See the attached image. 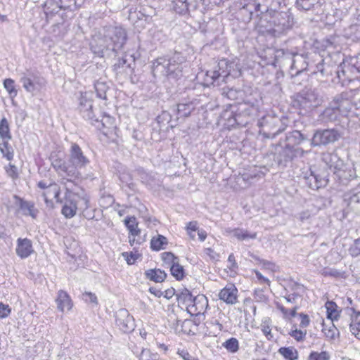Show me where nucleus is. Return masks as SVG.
<instances>
[{
	"instance_id": "bf43d9fd",
	"label": "nucleus",
	"mask_w": 360,
	"mask_h": 360,
	"mask_svg": "<svg viewBox=\"0 0 360 360\" xmlns=\"http://www.w3.org/2000/svg\"><path fill=\"white\" fill-rule=\"evenodd\" d=\"M45 192L48 193V196L52 194L53 198H58L60 193V187L56 183H50L49 187Z\"/></svg>"
},
{
	"instance_id": "8fccbe9b",
	"label": "nucleus",
	"mask_w": 360,
	"mask_h": 360,
	"mask_svg": "<svg viewBox=\"0 0 360 360\" xmlns=\"http://www.w3.org/2000/svg\"><path fill=\"white\" fill-rule=\"evenodd\" d=\"M284 0H264L262 2V11L266 12L267 8L278 11Z\"/></svg>"
},
{
	"instance_id": "473e14b6",
	"label": "nucleus",
	"mask_w": 360,
	"mask_h": 360,
	"mask_svg": "<svg viewBox=\"0 0 360 360\" xmlns=\"http://www.w3.org/2000/svg\"><path fill=\"white\" fill-rule=\"evenodd\" d=\"M124 222L131 235L136 236L140 234L141 230L138 228V222L135 217H127Z\"/></svg>"
},
{
	"instance_id": "aec40b11",
	"label": "nucleus",
	"mask_w": 360,
	"mask_h": 360,
	"mask_svg": "<svg viewBox=\"0 0 360 360\" xmlns=\"http://www.w3.org/2000/svg\"><path fill=\"white\" fill-rule=\"evenodd\" d=\"M56 301L58 310L63 313L68 312L73 306L70 297L64 290L58 291Z\"/></svg>"
},
{
	"instance_id": "7c9ffc66",
	"label": "nucleus",
	"mask_w": 360,
	"mask_h": 360,
	"mask_svg": "<svg viewBox=\"0 0 360 360\" xmlns=\"http://www.w3.org/2000/svg\"><path fill=\"white\" fill-rule=\"evenodd\" d=\"M195 104L193 101L180 103L177 105V113L182 117H188L195 110Z\"/></svg>"
},
{
	"instance_id": "6e6d98bb",
	"label": "nucleus",
	"mask_w": 360,
	"mask_h": 360,
	"mask_svg": "<svg viewBox=\"0 0 360 360\" xmlns=\"http://www.w3.org/2000/svg\"><path fill=\"white\" fill-rule=\"evenodd\" d=\"M200 321L198 320V322L195 320H192L191 319H185L181 324L182 330L187 333H189L192 331V327L193 326H197L199 323Z\"/></svg>"
},
{
	"instance_id": "13d9d810",
	"label": "nucleus",
	"mask_w": 360,
	"mask_h": 360,
	"mask_svg": "<svg viewBox=\"0 0 360 360\" xmlns=\"http://www.w3.org/2000/svg\"><path fill=\"white\" fill-rule=\"evenodd\" d=\"M288 287L291 291H293V292H299L300 295L305 291V288L303 285L293 281L289 282Z\"/></svg>"
},
{
	"instance_id": "79ce46f5",
	"label": "nucleus",
	"mask_w": 360,
	"mask_h": 360,
	"mask_svg": "<svg viewBox=\"0 0 360 360\" xmlns=\"http://www.w3.org/2000/svg\"><path fill=\"white\" fill-rule=\"evenodd\" d=\"M94 88L98 98L104 100L107 98L106 92L109 87L105 82L98 80L94 84Z\"/></svg>"
},
{
	"instance_id": "ea45409f",
	"label": "nucleus",
	"mask_w": 360,
	"mask_h": 360,
	"mask_svg": "<svg viewBox=\"0 0 360 360\" xmlns=\"http://www.w3.org/2000/svg\"><path fill=\"white\" fill-rule=\"evenodd\" d=\"M222 95L230 100L235 101L242 97L243 92L239 89L225 86L222 88Z\"/></svg>"
},
{
	"instance_id": "a878e982",
	"label": "nucleus",
	"mask_w": 360,
	"mask_h": 360,
	"mask_svg": "<svg viewBox=\"0 0 360 360\" xmlns=\"http://www.w3.org/2000/svg\"><path fill=\"white\" fill-rule=\"evenodd\" d=\"M237 292L238 290L233 285H231L230 286H226L224 288H223L220 291L219 296L221 300L226 302V303L233 304L236 300Z\"/></svg>"
},
{
	"instance_id": "4468645a",
	"label": "nucleus",
	"mask_w": 360,
	"mask_h": 360,
	"mask_svg": "<svg viewBox=\"0 0 360 360\" xmlns=\"http://www.w3.org/2000/svg\"><path fill=\"white\" fill-rule=\"evenodd\" d=\"M200 0H173V9L180 15L189 14L197 10Z\"/></svg>"
},
{
	"instance_id": "f8f14e48",
	"label": "nucleus",
	"mask_w": 360,
	"mask_h": 360,
	"mask_svg": "<svg viewBox=\"0 0 360 360\" xmlns=\"http://www.w3.org/2000/svg\"><path fill=\"white\" fill-rule=\"evenodd\" d=\"M79 198L77 200L75 198L66 200L64 205L63 206L61 212L66 218L73 217L77 212L78 205L81 206L82 209L86 210L89 207V200L86 198Z\"/></svg>"
},
{
	"instance_id": "423d86ee",
	"label": "nucleus",
	"mask_w": 360,
	"mask_h": 360,
	"mask_svg": "<svg viewBox=\"0 0 360 360\" xmlns=\"http://www.w3.org/2000/svg\"><path fill=\"white\" fill-rule=\"evenodd\" d=\"M238 15L245 23L254 20L255 30L258 32V24L264 15L262 2L259 0H241Z\"/></svg>"
},
{
	"instance_id": "c756f323",
	"label": "nucleus",
	"mask_w": 360,
	"mask_h": 360,
	"mask_svg": "<svg viewBox=\"0 0 360 360\" xmlns=\"http://www.w3.org/2000/svg\"><path fill=\"white\" fill-rule=\"evenodd\" d=\"M168 244L167 238L160 234L153 236L150 240V248L155 251H160L165 249V246Z\"/></svg>"
},
{
	"instance_id": "c03bdc74",
	"label": "nucleus",
	"mask_w": 360,
	"mask_h": 360,
	"mask_svg": "<svg viewBox=\"0 0 360 360\" xmlns=\"http://www.w3.org/2000/svg\"><path fill=\"white\" fill-rule=\"evenodd\" d=\"M170 271L171 274L177 281H181L185 276V270L184 267L179 264V262L171 265Z\"/></svg>"
},
{
	"instance_id": "7ed1b4c3",
	"label": "nucleus",
	"mask_w": 360,
	"mask_h": 360,
	"mask_svg": "<svg viewBox=\"0 0 360 360\" xmlns=\"http://www.w3.org/2000/svg\"><path fill=\"white\" fill-rule=\"evenodd\" d=\"M316 56L319 58V62L315 65L313 74L320 73L322 77H328L335 72L339 82L342 83L347 80L360 79V54L343 62L338 66L330 65V58L323 59L320 56Z\"/></svg>"
},
{
	"instance_id": "f03ea898",
	"label": "nucleus",
	"mask_w": 360,
	"mask_h": 360,
	"mask_svg": "<svg viewBox=\"0 0 360 360\" xmlns=\"http://www.w3.org/2000/svg\"><path fill=\"white\" fill-rule=\"evenodd\" d=\"M294 18L290 13L275 11L267 8L258 24V33L274 37L287 34L294 25Z\"/></svg>"
},
{
	"instance_id": "2eb2a0df",
	"label": "nucleus",
	"mask_w": 360,
	"mask_h": 360,
	"mask_svg": "<svg viewBox=\"0 0 360 360\" xmlns=\"http://www.w3.org/2000/svg\"><path fill=\"white\" fill-rule=\"evenodd\" d=\"M309 65L307 57L302 54L292 53L290 69L292 75H297L307 69Z\"/></svg>"
},
{
	"instance_id": "412c9836",
	"label": "nucleus",
	"mask_w": 360,
	"mask_h": 360,
	"mask_svg": "<svg viewBox=\"0 0 360 360\" xmlns=\"http://www.w3.org/2000/svg\"><path fill=\"white\" fill-rule=\"evenodd\" d=\"M308 139L309 137L307 134L300 130H293L288 133L285 136L286 144L292 147L300 145L302 142Z\"/></svg>"
},
{
	"instance_id": "2f4dec72",
	"label": "nucleus",
	"mask_w": 360,
	"mask_h": 360,
	"mask_svg": "<svg viewBox=\"0 0 360 360\" xmlns=\"http://www.w3.org/2000/svg\"><path fill=\"white\" fill-rule=\"evenodd\" d=\"M56 8H53L50 10V8L48 7L46 8L47 12H50L51 13H57L59 10H72V7H75V0H58L56 1Z\"/></svg>"
},
{
	"instance_id": "4c0bfd02",
	"label": "nucleus",
	"mask_w": 360,
	"mask_h": 360,
	"mask_svg": "<svg viewBox=\"0 0 360 360\" xmlns=\"http://www.w3.org/2000/svg\"><path fill=\"white\" fill-rule=\"evenodd\" d=\"M278 353L281 354L285 360H297L298 359V352L293 347H283L278 349Z\"/></svg>"
},
{
	"instance_id": "c9c22d12",
	"label": "nucleus",
	"mask_w": 360,
	"mask_h": 360,
	"mask_svg": "<svg viewBox=\"0 0 360 360\" xmlns=\"http://www.w3.org/2000/svg\"><path fill=\"white\" fill-rule=\"evenodd\" d=\"M94 123L92 124L95 125L99 130L110 129L114 128L115 119L110 115H104L101 120H98V122H94Z\"/></svg>"
},
{
	"instance_id": "dca6fc26",
	"label": "nucleus",
	"mask_w": 360,
	"mask_h": 360,
	"mask_svg": "<svg viewBox=\"0 0 360 360\" xmlns=\"http://www.w3.org/2000/svg\"><path fill=\"white\" fill-rule=\"evenodd\" d=\"M344 200L347 202V206L350 210L360 214V190L359 188H354L345 193Z\"/></svg>"
},
{
	"instance_id": "f3484780",
	"label": "nucleus",
	"mask_w": 360,
	"mask_h": 360,
	"mask_svg": "<svg viewBox=\"0 0 360 360\" xmlns=\"http://www.w3.org/2000/svg\"><path fill=\"white\" fill-rule=\"evenodd\" d=\"M222 117L227 121L226 124L229 127H245L250 122V119L240 114L233 112L231 114V111L225 110L222 114Z\"/></svg>"
},
{
	"instance_id": "680f3d73",
	"label": "nucleus",
	"mask_w": 360,
	"mask_h": 360,
	"mask_svg": "<svg viewBox=\"0 0 360 360\" xmlns=\"http://www.w3.org/2000/svg\"><path fill=\"white\" fill-rule=\"evenodd\" d=\"M162 259L165 262L169 264L171 263L172 264L179 262V258L171 252H165L162 253Z\"/></svg>"
},
{
	"instance_id": "b1692460",
	"label": "nucleus",
	"mask_w": 360,
	"mask_h": 360,
	"mask_svg": "<svg viewBox=\"0 0 360 360\" xmlns=\"http://www.w3.org/2000/svg\"><path fill=\"white\" fill-rule=\"evenodd\" d=\"M230 67V61L226 59H221L219 61L217 65V70H214L212 72L213 78H221L222 82H226V78L229 76V72H227V68Z\"/></svg>"
},
{
	"instance_id": "bb28decb",
	"label": "nucleus",
	"mask_w": 360,
	"mask_h": 360,
	"mask_svg": "<svg viewBox=\"0 0 360 360\" xmlns=\"http://www.w3.org/2000/svg\"><path fill=\"white\" fill-rule=\"evenodd\" d=\"M335 107L332 105V101H330L328 106L320 115L321 120L323 122L337 120L339 116L341 115V112Z\"/></svg>"
},
{
	"instance_id": "6e6552de",
	"label": "nucleus",
	"mask_w": 360,
	"mask_h": 360,
	"mask_svg": "<svg viewBox=\"0 0 360 360\" xmlns=\"http://www.w3.org/2000/svg\"><path fill=\"white\" fill-rule=\"evenodd\" d=\"M68 162L70 164L69 174L70 178H78L79 170L85 169L90 163L89 159L84 155L79 146L75 143L71 144L69 150Z\"/></svg>"
},
{
	"instance_id": "49530a36",
	"label": "nucleus",
	"mask_w": 360,
	"mask_h": 360,
	"mask_svg": "<svg viewBox=\"0 0 360 360\" xmlns=\"http://www.w3.org/2000/svg\"><path fill=\"white\" fill-rule=\"evenodd\" d=\"M349 328L352 333L360 340V316H352Z\"/></svg>"
},
{
	"instance_id": "052dcab7",
	"label": "nucleus",
	"mask_w": 360,
	"mask_h": 360,
	"mask_svg": "<svg viewBox=\"0 0 360 360\" xmlns=\"http://www.w3.org/2000/svg\"><path fill=\"white\" fill-rule=\"evenodd\" d=\"M157 355L152 354L149 349H141V352L139 355V360H157Z\"/></svg>"
},
{
	"instance_id": "a19ab883",
	"label": "nucleus",
	"mask_w": 360,
	"mask_h": 360,
	"mask_svg": "<svg viewBox=\"0 0 360 360\" xmlns=\"http://www.w3.org/2000/svg\"><path fill=\"white\" fill-rule=\"evenodd\" d=\"M233 236L239 240H245L247 239H255L257 238L256 233H250L247 230L242 229H234L231 231Z\"/></svg>"
},
{
	"instance_id": "1a4fd4ad",
	"label": "nucleus",
	"mask_w": 360,
	"mask_h": 360,
	"mask_svg": "<svg viewBox=\"0 0 360 360\" xmlns=\"http://www.w3.org/2000/svg\"><path fill=\"white\" fill-rule=\"evenodd\" d=\"M307 153L301 148H295L285 144L284 147L280 146L276 148L274 153V161L279 166L286 167L288 162L299 156L303 157Z\"/></svg>"
},
{
	"instance_id": "774afa93",
	"label": "nucleus",
	"mask_w": 360,
	"mask_h": 360,
	"mask_svg": "<svg viewBox=\"0 0 360 360\" xmlns=\"http://www.w3.org/2000/svg\"><path fill=\"white\" fill-rule=\"evenodd\" d=\"M5 169L6 174L13 179H16L18 177V169L15 165L9 164L5 167Z\"/></svg>"
},
{
	"instance_id": "a18cd8bd",
	"label": "nucleus",
	"mask_w": 360,
	"mask_h": 360,
	"mask_svg": "<svg viewBox=\"0 0 360 360\" xmlns=\"http://www.w3.org/2000/svg\"><path fill=\"white\" fill-rule=\"evenodd\" d=\"M12 200V205H7V210L10 211L11 208L13 207L15 209V213L20 214L21 209L23 207L25 200L20 198V196L17 195H13Z\"/></svg>"
},
{
	"instance_id": "0e129e2a",
	"label": "nucleus",
	"mask_w": 360,
	"mask_h": 360,
	"mask_svg": "<svg viewBox=\"0 0 360 360\" xmlns=\"http://www.w3.org/2000/svg\"><path fill=\"white\" fill-rule=\"evenodd\" d=\"M295 217L300 221L304 223L310 220L311 217V213L309 210H307L297 213Z\"/></svg>"
},
{
	"instance_id": "4be33fe9",
	"label": "nucleus",
	"mask_w": 360,
	"mask_h": 360,
	"mask_svg": "<svg viewBox=\"0 0 360 360\" xmlns=\"http://www.w3.org/2000/svg\"><path fill=\"white\" fill-rule=\"evenodd\" d=\"M115 322L120 330L125 333L134 331L136 327L134 316H118Z\"/></svg>"
},
{
	"instance_id": "de8ad7c7",
	"label": "nucleus",
	"mask_w": 360,
	"mask_h": 360,
	"mask_svg": "<svg viewBox=\"0 0 360 360\" xmlns=\"http://www.w3.org/2000/svg\"><path fill=\"white\" fill-rule=\"evenodd\" d=\"M325 308L326 309V315H333V314L339 315L342 312V309L333 301H327L325 303Z\"/></svg>"
},
{
	"instance_id": "9b49d317",
	"label": "nucleus",
	"mask_w": 360,
	"mask_h": 360,
	"mask_svg": "<svg viewBox=\"0 0 360 360\" xmlns=\"http://www.w3.org/2000/svg\"><path fill=\"white\" fill-rule=\"evenodd\" d=\"M354 92L345 91L335 95L332 99V105L335 106L342 116H349L353 106Z\"/></svg>"
},
{
	"instance_id": "9d476101",
	"label": "nucleus",
	"mask_w": 360,
	"mask_h": 360,
	"mask_svg": "<svg viewBox=\"0 0 360 360\" xmlns=\"http://www.w3.org/2000/svg\"><path fill=\"white\" fill-rule=\"evenodd\" d=\"M340 138V134L335 129H317L311 139V146L312 147L327 146L337 141Z\"/></svg>"
},
{
	"instance_id": "864d4df0",
	"label": "nucleus",
	"mask_w": 360,
	"mask_h": 360,
	"mask_svg": "<svg viewBox=\"0 0 360 360\" xmlns=\"http://www.w3.org/2000/svg\"><path fill=\"white\" fill-rule=\"evenodd\" d=\"M4 86L12 98L17 96L18 91L15 88L14 80L10 78L6 79L4 82Z\"/></svg>"
},
{
	"instance_id": "69168bd1",
	"label": "nucleus",
	"mask_w": 360,
	"mask_h": 360,
	"mask_svg": "<svg viewBox=\"0 0 360 360\" xmlns=\"http://www.w3.org/2000/svg\"><path fill=\"white\" fill-rule=\"evenodd\" d=\"M82 299L86 302H90L97 304V297L94 293L85 292L82 295Z\"/></svg>"
},
{
	"instance_id": "6ab92c4d",
	"label": "nucleus",
	"mask_w": 360,
	"mask_h": 360,
	"mask_svg": "<svg viewBox=\"0 0 360 360\" xmlns=\"http://www.w3.org/2000/svg\"><path fill=\"white\" fill-rule=\"evenodd\" d=\"M323 0H296V7L300 11H313L316 13L322 11L321 7Z\"/></svg>"
},
{
	"instance_id": "5701e85b",
	"label": "nucleus",
	"mask_w": 360,
	"mask_h": 360,
	"mask_svg": "<svg viewBox=\"0 0 360 360\" xmlns=\"http://www.w3.org/2000/svg\"><path fill=\"white\" fill-rule=\"evenodd\" d=\"M33 252L32 242L27 238L18 240L16 253L21 258L28 257Z\"/></svg>"
},
{
	"instance_id": "20e7f679",
	"label": "nucleus",
	"mask_w": 360,
	"mask_h": 360,
	"mask_svg": "<svg viewBox=\"0 0 360 360\" xmlns=\"http://www.w3.org/2000/svg\"><path fill=\"white\" fill-rule=\"evenodd\" d=\"M186 59L181 53L174 52L169 58H158L151 69L154 77H165L168 81H177L183 76Z\"/></svg>"
},
{
	"instance_id": "393cba45",
	"label": "nucleus",
	"mask_w": 360,
	"mask_h": 360,
	"mask_svg": "<svg viewBox=\"0 0 360 360\" xmlns=\"http://www.w3.org/2000/svg\"><path fill=\"white\" fill-rule=\"evenodd\" d=\"M229 107L231 108V114L236 112L237 114L243 115L248 119H250L255 111L254 105H250L247 103H238L236 110L233 109V108H236V105L234 104L229 105Z\"/></svg>"
},
{
	"instance_id": "3c124183",
	"label": "nucleus",
	"mask_w": 360,
	"mask_h": 360,
	"mask_svg": "<svg viewBox=\"0 0 360 360\" xmlns=\"http://www.w3.org/2000/svg\"><path fill=\"white\" fill-rule=\"evenodd\" d=\"M243 312L245 315H255L256 313V305L250 298L245 299L243 303Z\"/></svg>"
},
{
	"instance_id": "4d7b16f0",
	"label": "nucleus",
	"mask_w": 360,
	"mask_h": 360,
	"mask_svg": "<svg viewBox=\"0 0 360 360\" xmlns=\"http://www.w3.org/2000/svg\"><path fill=\"white\" fill-rule=\"evenodd\" d=\"M20 82L27 91L33 92L35 90V85L31 78L23 77L20 79Z\"/></svg>"
},
{
	"instance_id": "ddd939ff",
	"label": "nucleus",
	"mask_w": 360,
	"mask_h": 360,
	"mask_svg": "<svg viewBox=\"0 0 360 360\" xmlns=\"http://www.w3.org/2000/svg\"><path fill=\"white\" fill-rule=\"evenodd\" d=\"M79 110L82 116L91 124L98 122V118H96L93 111V101L87 96V94H82L79 98Z\"/></svg>"
},
{
	"instance_id": "5fc2aeb1",
	"label": "nucleus",
	"mask_w": 360,
	"mask_h": 360,
	"mask_svg": "<svg viewBox=\"0 0 360 360\" xmlns=\"http://www.w3.org/2000/svg\"><path fill=\"white\" fill-rule=\"evenodd\" d=\"M330 354L326 351L321 352H311L307 360H330Z\"/></svg>"
},
{
	"instance_id": "e433bc0d",
	"label": "nucleus",
	"mask_w": 360,
	"mask_h": 360,
	"mask_svg": "<svg viewBox=\"0 0 360 360\" xmlns=\"http://www.w3.org/2000/svg\"><path fill=\"white\" fill-rule=\"evenodd\" d=\"M51 165L56 171L64 172L67 176L70 177V174H69L70 164L68 162L66 163L61 158H57L52 160Z\"/></svg>"
},
{
	"instance_id": "58836bf2",
	"label": "nucleus",
	"mask_w": 360,
	"mask_h": 360,
	"mask_svg": "<svg viewBox=\"0 0 360 360\" xmlns=\"http://www.w3.org/2000/svg\"><path fill=\"white\" fill-rule=\"evenodd\" d=\"M10 139L0 140V151L3 156L8 160H11L13 158V149L8 143Z\"/></svg>"
},
{
	"instance_id": "09e8293b",
	"label": "nucleus",
	"mask_w": 360,
	"mask_h": 360,
	"mask_svg": "<svg viewBox=\"0 0 360 360\" xmlns=\"http://www.w3.org/2000/svg\"><path fill=\"white\" fill-rule=\"evenodd\" d=\"M156 120L158 124L165 126L166 124H169V127L171 128L174 127L175 125L171 124L172 122V115L167 111H162L160 115H159Z\"/></svg>"
},
{
	"instance_id": "f257e3e1",
	"label": "nucleus",
	"mask_w": 360,
	"mask_h": 360,
	"mask_svg": "<svg viewBox=\"0 0 360 360\" xmlns=\"http://www.w3.org/2000/svg\"><path fill=\"white\" fill-rule=\"evenodd\" d=\"M127 32L121 27L105 25L95 28L92 34L90 48L92 52L99 57L116 56L126 43Z\"/></svg>"
},
{
	"instance_id": "e2e57ef3",
	"label": "nucleus",
	"mask_w": 360,
	"mask_h": 360,
	"mask_svg": "<svg viewBox=\"0 0 360 360\" xmlns=\"http://www.w3.org/2000/svg\"><path fill=\"white\" fill-rule=\"evenodd\" d=\"M349 252L352 257H357L360 255V238L354 240L349 249Z\"/></svg>"
},
{
	"instance_id": "a211bd4d",
	"label": "nucleus",
	"mask_w": 360,
	"mask_h": 360,
	"mask_svg": "<svg viewBox=\"0 0 360 360\" xmlns=\"http://www.w3.org/2000/svg\"><path fill=\"white\" fill-rule=\"evenodd\" d=\"M135 64V58L132 55H125L122 58L119 59L117 63H115L112 66L113 70L118 73H128V70H130V72L133 70V67L131 65Z\"/></svg>"
},
{
	"instance_id": "338daca9",
	"label": "nucleus",
	"mask_w": 360,
	"mask_h": 360,
	"mask_svg": "<svg viewBox=\"0 0 360 360\" xmlns=\"http://www.w3.org/2000/svg\"><path fill=\"white\" fill-rule=\"evenodd\" d=\"M349 116L356 117L360 120V98L353 103Z\"/></svg>"
},
{
	"instance_id": "f704fd0d",
	"label": "nucleus",
	"mask_w": 360,
	"mask_h": 360,
	"mask_svg": "<svg viewBox=\"0 0 360 360\" xmlns=\"http://www.w3.org/2000/svg\"><path fill=\"white\" fill-rule=\"evenodd\" d=\"M303 176L302 179L305 183L308 186L309 188H310L312 190H318L319 186H316L314 174V169L313 167H309L307 171L302 173Z\"/></svg>"
},
{
	"instance_id": "0eeeda50",
	"label": "nucleus",
	"mask_w": 360,
	"mask_h": 360,
	"mask_svg": "<svg viewBox=\"0 0 360 360\" xmlns=\"http://www.w3.org/2000/svg\"><path fill=\"white\" fill-rule=\"evenodd\" d=\"M321 101L317 90L304 88L294 96L292 105L297 108L309 112L319 105Z\"/></svg>"
},
{
	"instance_id": "603ef678",
	"label": "nucleus",
	"mask_w": 360,
	"mask_h": 360,
	"mask_svg": "<svg viewBox=\"0 0 360 360\" xmlns=\"http://www.w3.org/2000/svg\"><path fill=\"white\" fill-rule=\"evenodd\" d=\"M223 347H224L229 352L234 353L238 350V341L235 338H231L226 340L223 344Z\"/></svg>"
},
{
	"instance_id": "72a5a7b5",
	"label": "nucleus",
	"mask_w": 360,
	"mask_h": 360,
	"mask_svg": "<svg viewBox=\"0 0 360 360\" xmlns=\"http://www.w3.org/2000/svg\"><path fill=\"white\" fill-rule=\"evenodd\" d=\"M39 211L35 207L34 203L32 201L25 200L23 207L21 209L20 214L24 216H30L33 219H36Z\"/></svg>"
},
{
	"instance_id": "c85d7f7f",
	"label": "nucleus",
	"mask_w": 360,
	"mask_h": 360,
	"mask_svg": "<svg viewBox=\"0 0 360 360\" xmlns=\"http://www.w3.org/2000/svg\"><path fill=\"white\" fill-rule=\"evenodd\" d=\"M145 274L147 278L156 283L163 282L167 278V274L160 269L147 270Z\"/></svg>"
},
{
	"instance_id": "cd10ccee",
	"label": "nucleus",
	"mask_w": 360,
	"mask_h": 360,
	"mask_svg": "<svg viewBox=\"0 0 360 360\" xmlns=\"http://www.w3.org/2000/svg\"><path fill=\"white\" fill-rule=\"evenodd\" d=\"M314 174L316 181V186H319V189L321 188H324L327 186L328 183V173L325 169H316V167H313Z\"/></svg>"
},
{
	"instance_id": "37998d69",
	"label": "nucleus",
	"mask_w": 360,
	"mask_h": 360,
	"mask_svg": "<svg viewBox=\"0 0 360 360\" xmlns=\"http://www.w3.org/2000/svg\"><path fill=\"white\" fill-rule=\"evenodd\" d=\"M0 138L1 139H11L9 124L6 117L0 120Z\"/></svg>"
},
{
	"instance_id": "39448f33",
	"label": "nucleus",
	"mask_w": 360,
	"mask_h": 360,
	"mask_svg": "<svg viewBox=\"0 0 360 360\" xmlns=\"http://www.w3.org/2000/svg\"><path fill=\"white\" fill-rule=\"evenodd\" d=\"M288 117L266 115L258 122V125L262 128V134L268 139H274L278 134L283 132L288 125Z\"/></svg>"
}]
</instances>
